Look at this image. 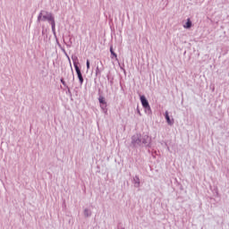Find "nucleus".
<instances>
[{
	"label": "nucleus",
	"mask_w": 229,
	"mask_h": 229,
	"mask_svg": "<svg viewBox=\"0 0 229 229\" xmlns=\"http://www.w3.org/2000/svg\"><path fill=\"white\" fill-rule=\"evenodd\" d=\"M183 28H185V30H191V28H192V21H191L190 18L187 19V21L183 25Z\"/></svg>",
	"instance_id": "8"
},
{
	"label": "nucleus",
	"mask_w": 229,
	"mask_h": 229,
	"mask_svg": "<svg viewBox=\"0 0 229 229\" xmlns=\"http://www.w3.org/2000/svg\"><path fill=\"white\" fill-rule=\"evenodd\" d=\"M98 101H99L100 105H106V101H105V98H103V97H100L98 98Z\"/></svg>",
	"instance_id": "13"
},
{
	"label": "nucleus",
	"mask_w": 229,
	"mask_h": 229,
	"mask_svg": "<svg viewBox=\"0 0 229 229\" xmlns=\"http://www.w3.org/2000/svg\"><path fill=\"white\" fill-rule=\"evenodd\" d=\"M72 60L73 62V66L76 69V67H78L80 62L78 61V56H72Z\"/></svg>",
	"instance_id": "10"
},
{
	"label": "nucleus",
	"mask_w": 229,
	"mask_h": 229,
	"mask_svg": "<svg viewBox=\"0 0 229 229\" xmlns=\"http://www.w3.org/2000/svg\"><path fill=\"white\" fill-rule=\"evenodd\" d=\"M75 71H76V73L79 78V81H80L81 85H83V75L81 74V70H80L79 66L75 65Z\"/></svg>",
	"instance_id": "5"
},
{
	"label": "nucleus",
	"mask_w": 229,
	"mask_h": 229,
	"mask_svg": "<svg viewBox=\"0 0 229 229\" xmlns=\"http://www.w3.org/2000/svg\"><path fill=\"white\" fill-rule=\"evenodd\" d=\"M100 107L102 108L103 112H106V104H100Z\"/></svg>",
	"instance_id": "14"
},
{
	"label": "nucleus",
	"mask_w": 229,
	"mask_h": 229,
	"mask_svg": "<svg viewBox=\"0 0 229 229\" xmlns=\"http://www.w3.org/2000/svg\"><path fill=\"white\" fill-rule=\"evenodd\" d=\"M86 65H87V71H89V69H90V61L87 60Z\"/></svg>",
	"instance_id": "15"
},
{
	"label": "nucleus",
	"mask_w": 229,
	"mask_h": 229,
	"mask_svg": "<svg viewBox=\"0 0 229 229\" xmlns=\"http://www.w3.org/2000/svg\"><path fill=\"white\" fill-rule=\"evenodd\" d=\"M140 99L141 101V105L143 108H145V110H148V112H151V106H149V102L148 101L146 97L142 95L140 96Z\"/></svg>",
	"instance_id": "3"
},
{
	"label": "nucleus",
	"mask_w": 229,
	"mask_h": 229,
	"mask_svg": "<svg viewBox=\"0 0 229 229\" xmlns=\"http://www.w3.org/2000/svg\"><path fill=\"white\" fill-rule=\"evenodd\" d=\"M84 216L85 217H90L92 216V211L89 208L84 209Z\"/></svg>",
	"instance_id": "11"
},
{
	"label": "nucleus",
	"mask_w": 229,
	"mask_h": 229,
	"mask_svg": "<svg viewBox=\"0 0 229 229\" xmlns=\"http://www.w3.org/2000/svg\"><path fill=\"white\" fill-rule=\"evenodd\" d=\"M61 83H62L64 87H67V84L65 83V81H64V79H61Z\"/></svg>",
	"instance_id": "16"
},
{
	"label": "nucleus",
	"mask_w": 229,
	"mask_h": 229,
	"mask_svg": "<svg viewBox=\"0 0 229 229\" xmlns=\"http://www.w3.org/2000/svg\"><path fill=\"white\" fill-rule=\"evenodd\" d=\"M131 144H133V146H142V139L140 134H134L131 137Z\"/></svg>",
	"instance_id": "2"
},
{
	"label": "nucleus",
	"mask_w": 229,
	"mask_h": 229,
	"mask_svg": "<svg viewBox=\"0 0 229 229\" xmlns=\"http://www.w3.org/2000/svg\"><path fill=\"white\" fill-rule=\"evenodd\" d=\"M141 144H144V146L150 145L151 144V138H149L148 135L141 136Z\"/></svg>",
	"instance_id": "4"
},
{
	"label": "nucleus",
	"mask_w": 229,
	"mask_h": 229,
	"mask_svg": "<svg viewBox=\"0 0 229 229\" xmlns=\"http://www.w3.org/2000/svg\"><path fill=\"white\" fill-rule=\"evenodd\" d=\"M165 119L169 126H173V124H174V119H171V117H169V112L167 111L165 113Z\"/></svg>",
	"instance_id": "6"
},
{
	"label": "nucleus",
	"mask_w": 229,
	"mask_h": 229,
	"mask_svg": "<svg viewBox=\"0 0 229 229\" xmlns=\"http://www.w3.org/2000/svg\"><path fill=\"white\" fill-rule=\"evenodd\" d=\"M40 21H47L51 24V22H55V16L47 11H41L38 16V21L40 22Z\"/></svg>",
	"instance_id": "1"
},
{
	"label": "nucleus",
	"mask_w": 229,
	"mask_h": 229,
	"mask_svg": "<svg viewBox=\"0 0 229 229\" xmlns=\"http://www.w3.org/2000/svg\"><path fill=\"white\" fill-rule=\"evenodd\" d=\"M110 53H111V58L112 60H114V58L117 61V54H115V52H114V47H110Z\"/></svg>",
	"instance_id": "9"
},
{
	"label": "nucleus",
	"mask_w": 229,
	"mask_h": 229,
	"mask_svg": "<svg viewBox=\"0 0 229 229\" xmlns=\"http://www.w3.org/2000/svg\"><path fill=\"white\" fill-rule=\"evenodd\" d=\"M50 24L52 26V31H53L54 35H56V28H55L56 24L55 23V21H52Z\"/></svg>",
	"instance_id": "12"
},
{
	"label": "nucleus",
	"mask_w": 229,
	"mask_h": 229,
	"mask_svg": "<svg viewBox=\"0 0 229 229\" xmlns=\"http://www.w3.org/2000/svg\"><path fill=\"white\" fill-rule=\"evenodd\" d=\"M132 182L136 189H139V187H140V179L139 178V175H135L132 179Z\"/></svg>",
	"instance_id": "7"
},
{
	"label": "nucleus",
	"mask_w": 229,
	"mask_h": 229,
	"mask_svg": "<svg viewBox=\"0 0 229 229\" xmlns=\"http://www.w3.org/2000/svg\"><path fill=\"white\" fill-rule=\"evenodd\" d=\"M137 112H138L139 115H140V110H139V108H137Z\"/></svg>",
	"instance_id": "17"
}]
</instances>
